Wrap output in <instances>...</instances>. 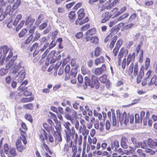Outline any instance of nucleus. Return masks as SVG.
<instances>
[{"instance_id":"nucleus-1","label":"nucleus","mask_w":157,"mask_h":157,"mask_svg":"<svg viewBox=\"0 0 157 157\" xmlns=\"http://www.w3.org/2000/svg\"><path fill=\"white\" fill-rule=\"evenodd\" d=\"M3 138L0 140V154L2 157H6L5 153L8 157H15L17 155L16 149L14 147H9L8 144L6 143L3 146V150L2 146Z\"/></svg>"},{"instance_id":"nucleus-2","label":"nucleus","mask_w":157,"mask_h":157,"mask_svg":"<svg viewBox=\"0 0 157 157\" xmlns=\"http://www.w3.org/2000/svg\"><path fill=\"white\" fill-rule=\"evenodd\" d=\"M128 51L124 47L122 48L118 53L117 56L118 65V66L121 65V59L124 55L126 56L128 55L126 60L127 61V65L128 66L131 62H133L135 60V53L133 52L132 54H129L128 55Z\"/></svg>"},{"instance_id":"nucleus-3","label":"nucleus","mask_w":157,"mask_h":157,"mask_svg":"<svg viewBox=\"0 0 157 157\" xmlns=\"http://www.w3.org/2000/svg\"><path fill=\"white\" fill-rule=\"evenodd\" d=\"M91 80L87 76L84 78L85 86L83 85V88L86 89L87 86H89L91 88H95L98 89L100 87V82L98 78L94 75H92L91 76Z\"/></svg>"},{"instance_id":"nucleus-4","label":"nucleus","mask_w":157,"mask_h":157,"mask_svg":"<svg viewBox=\"0 0 157 157\" xmlns=\"http://www.w3.org/2000/svg\"><path fill=\"white\" fill-rule=\"evenodd\" d=\"M151 60L148 57H146L144 62V65H142L140 67L139 74L136 78V83H140L142 78L144 76V70H147L150 65Z\"/></svg>"},{"instance_id":"nucleus-5","label":"nucleus","mask_w":157,"mask_h":157,"mask_svg":"<svg viewBox=\"0 0 157 157\" xmlns=\"http://www.w3.org/2000/svg\"><path fill=\"white\" fill-rule=\"evenodd\" d=\"M27 141L26 137L20 136L16 140L15 145L17 151L22 152L27 148Z\"/></svg>"},{"instance_id":"nucleus-6","label":"nucleus","mask_w":157,"mask_h":157,"mask_svg":"<svg viewBox=\"0 0 157 157\" xmlns=\"http://www.w3.org/2000/svg\"><path fill=\"white\" fill-rule=\"evenodd\" d=\"M124 25V23H121L111 28L110 29L109 33L104 39V42L107 43L109 41V40L111 39L113 36L116 34L119 31L120 27L123 26Z\"/></svg>"},{"instance_id":"nucleus-7","label":"nucleus","mask_w":157,"mask_h":157,"mask_svg":"<svg viewBox=\"0 0 157 157\" xmlns=\"http://www.w3.org/2000/svg\"><path fill=\"white\" fill-rule=\"evenodd\" d=\"M65 110L66 112L65 117L67 120L71 121L77 118V113L73 109L67 106L66 107Z\"/></svg>"},{"instance_id":"nucleus-8","label":"nucleus","mask_w":157,"mask_h":157,"mask_svg":"<svg viewBox=\"0 0 157 157\" xmlns=\"http://www.w3.org/2000/svg\"><path fill=\"white\" fill-rule=\"evenodd\" d=\"M63 125L67 129V130H64L66 135L65 138H67L69 137V138L74 139L75 132L74 127H72L71 129L70 127L71 126V124L68 122H65Z\"/></svg>"},{"instance_id":"nucleus-9","label":"nucleus","mask_w":157,"mask_h":157,"mask_svg":"<svg viewBox=\"0 0 157 157\" xmlns=\"http://www.w3.org/2000/svg\"><path fill=\"white\" fill-rule=\"evenodd\" d=\"M67 143L64 145V147L62 151V155L63 156H65L66 155L69 154L70 153L69 148L72 147L73 141L74 139L69 138L68 137L65 138Z\"/></svg>"},{"instance_id":"nucleus-10","label":"nucleus","mask_w":157,"mask_h":157,"mask_svg":"<svg viewBox=\"0 0 157 157\" xmlns=\"http://www.w3.org/2000/svg\"><path fill=\"white\" fill-rule=\"evenodd\" d=\"M30 28V29L29 30V35L24 41L21 44L22 47L27 46L31 42L33 38V34L36 28V27L35 26H33L32 27Z\"/></svg>"},{"instance_id":"nucleus-11","label":"nucleus","mask_w":157,"mask_h":157,"mask_svg":"<svg viewBox=\"0 0 157 157\" xmlns=\"http://www.w3.org/2000/svg\"><path fill=\"white\" fill-rule=\"evenodd\" d=\"M129 118L130 119V122L131 123H133L134 121V117L129 116V117L128 116H127V113L125 112H124L122 114H121L119 117L120 121L122 122H124L125 124L128 122Z\"/></svg>"},{"instance_id":"nucleus-12","label":"nucleus","mask_w":157,"mask_h":157,"mask_svg":"<svg viewBox=\"0 0 157 157\" xmlns=\"http://www.w3.org/2000/svg\"><path fill=\"white\" fill-rule=\"evenodd\" d=\"M55 128L56 131L54 132L53 135L55 138L56 142V143H58L62 141L61 132V128L60 125L59 127L56 126Z\"/></svg>"},{"instance_id":"nucleus-13","label":"nucleus","mask_w":157,"mask_h":157,"mask_svg":"<svg viewBox=\"0 0 157 157\" xmlns=\"http://www.w3.org/2000/svg\"><path fill=\"white\" fill-rule=\"evenodd\" d=\"M99 39L97 36H85L83 41L85 42H88L90 41V42L95 45L98 44L99 43Z\"/></svg>"},{"instance_id":"nucleus-14","label":"nucleus","mask_w":157,"mask_h":157,"mask_svg":"<svg viewBox=\"0 0 157 157\" xmlns=\"http://www.w3.org/2000/svg\"><path fill=\"white\" fill-rule=\"evenodd\" d=\"M107 70L106 66L105 64H103L101 67L96 68L94 73L97 75H99L105 72Z\"/></svg>"},{"instance_id":"nucleus-15","label":"nucleus","mask_w":157,"mask_h":157,"mask_svg":"<svg viewBox=\"0 0 157 157\" xmlns=\"http://www.w3.org/2000/svg\"><path fill=\"white\" fill-rule=\"evenodd\" d=\"M107 70L106 66L105 64H103L101 67L96 68L94 73L97 75H99L105 72Z\"/></svg>"},{"instance_id":"nucleus-16","label":"nucleus","mask_w":157,"mask_h":157,"mask_svg":"<svg viewBox=\"0 0 157 157\" xmlns=\"http://www.w3.org/2000/svg\"><path fill=\"white\" fill-rule=\"evenodd\" d=\"M145 113L142 111L140 113V117L138 113H136L135 115V122L136 123H142L143 119L144 118Z\"/></svg>"},{"instance_id":"nucleus-17","label":"nucleus","mask_w":157,"mask_h":157,"mask_svg":"<svg viewBox=\"0 0 157 157\" xmlns=\"http://www.w3.org/2000/svg\"><path fill=\"white\" fill-rule=\"evenodd\" d=\"M107 75L104 74L99 77V80L101 82L105 83L106 87L109 88L110 86L109 80L107 79Z\"/></svg>"},{"instance_id":"nucleus-18","label":"nucleus","mask_w":157,"mask_h":157,"mask_svg":"<svg viewBox=\"0 0 157 157\" xmlns=\"http://www.w3.org/2000/svg\"><path fill=\"white\" fill-rule=\"evenodd\" d=\"M21 128H20L19 129L21 135L22 136L26 137V132L28 130L27 127L25 123L23 122L21 123Z\"/></svg>"},{"instance_id":"nucleus-19","label":"nucleus","mask_w":157,"mask_h":157,"mask_svg":"<svg viewBox=\"0 0 157 157\" xmlns=\"http://www.w3.org/2000/svg\"><path fill=\"white\" fill-rule=\"evenodd\" d=\"M119 147V144L118 141L117 140H115L112 141L110 145L107 148V150L109 151H111V149H113L114 147L116 149H117Z\"/></svg>"},{"instance_id":"nucleus-20","label":"nucleus","mask_w":157,"mask_h":157,"mask_svg":"<svg viewBox=\"0 0 157 157\" xmlns=\"http://www.w3.org/2000/svg\"><path fill=\"white\" fill-rule=\"evenodd\" d=\"M117 39V36H114L112 38L111 40L107 44V45L108 49L111 50L114 48Z\"/></svg>"},{"instance_id":"nucleus-21","label":"nucleus","mask_w":157,"mask_h":157,"mask_svg":"<svg viewBox=\"0 0 157 157\" xmlns=\"http://www.w3.org/2000/svg\"><path fill=\"white\" fill-rule=\"evenodd\" d=\"M35 21V19L31 15L28 17L25 20V25L28 27L31 28Z\"/></svg>"},{"instance_id":"nucleus-22","label":"nucleus","mask_w":157,"mask_h":157,"mask_svg":"<svg viewBox=\"0 0 157 157\" xmlns=\"http://www.w3.org/2000/svg\"><path fill=\"white\" fill-rule=\"evenodd\" d=\"M147 143L149 147L155 149V151L157 152V142L149 138L147 139Z\"/></svg>"},{"instance_id":"nucleus-23","label":"nucleus","mask_w":157,"mask_h":157,"mask_svg":"<svg viewBox=\"0 0 157 157\" xmlns=\"http://www.w3.org/2000/svg\"><path fill=\"white\" fill-rule=\"evenodd\" d=\"M38 134L42 142L45 141L48 139L47 133L44 129H41L39 131Z\"/></svg>"},{"instance_id":"nucleus-24","label":"nucleus","mask_w":157,"mask_h":157,"mask_svg":"<svg viewBox=\"0 0 157 157\" xmlns=\"http://www.w3.org/2000/svg\"><path fill=\"white\" fill-rule=\"evenodd\" d=\"M83 19L78 17V18L75 21V24L76 25H80L88 22L89 21V19L88 17H86L84 19L82 20Z\"/></svg>"},{"instance_id":"nucleus-25","label":"nucleus","mask_w":157,"mask_h":157,"mask_svg":"<svg viewBox=\"0 0 157 157\" xmlns=\"http://www.w3.org/2000/svg\"><path fill=\"white\" fill-rule=\"evenodd\" d=\"M133 63H131L128 69H126L124 72V74L126 76L131 75L133 73Z\"/></svg>"},{"instance_id":"nucleus-26","label":"nucleus","mask_w":157,"mask_h":157,"mask_svg":"<svg viewBox=\"0 0 157 157\" xmlns=\"http://www.w3.org/2000/svg\"><path fill=\"white\" fill-rule=\"evenodd\" d=\"M97 32V29L95 28H91L88 30L85 33V36H92L95 34Z\"/></svg>"},{"instance_id":"nucleus-27","label":"nucleus","mask_w":157,"mask_h":157,"mask_svg":"<svg viewBox=\"0 0 157 157\" xmlns=\"http://www.w3.org/2000/svg\"><path fill=\"white\" fill-rule=\"evenodd\" d=\"M105 62L104 57L102 56L94 60V63L96 66H98L101 63H104Z\"/></svg>"},{"instance_id":"nucleus-28","label":"nucleus","mask_w":157,"mask_h":157,"mask_svg":"<svg viewBox=\"0 0 157 157\" xmlns=\"http://www.w3.org/2000/svg\"><path fill=\"white\" fill-rule=\"evenodd\" d=\"M128 139L125 136H122L121 138V146L124 148L126 149L128 148L127 143L128 142Z\"/></svg>"},{"instance_id":"nucleus-29","label":"nucleus","mask_w":157,"mask_h":157,"mask_svg":"<svg viewBox=\"0 0 157 157\" xmlns=\"http://www.w3.org/2000/svg\"><path fill=\"white\" fill-rule=\"evenodd\" d=\"M75 138L74 140V142L76 144L78 142V145H80L82 144V136L81 135H80L78 137V134L77 133H75Z\"/></svg>"},{"instance_id":"nucleus-30","label":"nucleus","mask_w":157,"mask_h":157,"mask_svg":"<svg viewBox=\"0 0 157 157\" xmlns=\"http://www.w3.org/2000/svg\"><path fill=\"white\" fill-rule=\"evenodd\" d=\"M154 84L155 86L157 85V76L156 75H153L149 82L147 83L148 86H150Z\"/></svg>"},{"instance_id":"nucleus-31","label":"nucleus","mask_w":157,"mask_h":157,"mask_svg":"<svg viewBox=\"0 0 157 157\" xmlns=\"http://www.w3.org/2000/svg\"><path fill=\"white\" fill-rule=\"evenodd\" d=\"M110 13L112 16L114 15L113 17H116L120 15V13L118 11V9L117 7L113 9L110 11Z\"/></svg>"},{"instance_id":"nucleus-32","label":"nucleus","mask_w":157,"mask_h":157,"mask_svg":"<svg viewBox=\"0 0 157 157\" xmlns=\"http://www.w3.org/2000/svg\"><path fill=\"white\" fill-rule=\"evenodd\" d=\"M16 10L12 6L11 7L10 5L8 6L5 10L6 13L9 14L10 15H11L13 12V11Z\"/></svg>"},{"instance_id":"nucleus-33","label":"nucleus","mask_w":157,"mask_h":157,"mask_svg":"<svg viewBox=\"0 0 157 157\" xmlns=\"http://www.w3.org/2000/svg\"><path fill=\"white\" fill-rule=\"evenodd\" d=\"M78 17L83 19L85 16L84 10L83 8H81L78 11Z\"/></svg>"},{"instance_id":"nucleus-34","label":"nucleus","mask_w":157,"mask_h":157,"mask_svg":"<svg viewBox=\"0 0 157 157\" xmlns=\"http://www.w3.org/2000/svg\"><path fill=\"white\" fill-rule=\"evenodd\" d=\"M82 73L83 75H88L90 76L91 75L90 71L87 69L84 66H82L81 68Z\"/></svg>"},{"instance_id":"nucleus-35","label":"nucleus","mask_w":157,"mask_h":157,"mask_svg":"<svg viewBox=\"0 0 157 157\" xmlns=\"http://www.w3.org/2000/svg\"><path fill=\"white\" fill-rule=\"evenodd\" d=\"M140 147H141V148L144 149H146L147 147V145L144 141L143 142H139L137 144L136 146H135V148H139Z\"/></svg>"},{"instance_id":"nucleus-36","label":"nucleus","mask_w":157,"mask_h":157,"mask_svg":"<svg viewBox=\"0 0 157 157\" xmlns=\"http://www.w3.org/2000/svg\"><path fill=\"white\" fill-rule=\"evenodd\" d=\"M34 99L33 97H31L29 98H22L21 102L22 103H26L30 102L33 101Z\"/></svg>"},{"instance_id":"nucleus-37","label":"nucleus","mask_w":157,"mask_h":157,"mask_svg":"<svg viewBox=\"0 0 157 157\" xmlns=\"http://www.w3.org/2000/svg\"><path fill=\"white\" fill-rule=\"evenodd\" d=\"M0 48L2 50L3 53L4 55L6 54L9 49V48L6 45H3L1 46L0 47Z\"/></svg>"},{"instance_id":"nucleus-38","label":"nucleus","mask_w":157,"mask_h":157,"mask_svg":"<svg viewBox=\"0 0 157 157\" xmlns=\"http://www.w3.org/2000/svg\"><path fill=\"white\" fill-rule=\"evenodd\" d=\"M101 52V49L98 47H97L94 51V56L96 57H98L100 55Z\"/></svg>"},{"instance_id":"nucleus-39","label":"nucleus","mask_w":157,"mask_h":157,"mask_svg":"<svg viewBox=\"0 0 157 157\" xmlns=\"http://www.w3.org/2000/svg\"><path fill=\"white\" fill-rule=\"evenodd\" d=\"M76 17L75 12L74 11H70L68 14V17L71 20H74Z\"/></svg>"},{"instance_id":"nucleus-40","label":"nucleus","mask_w":157,"mask_h":157,"mask_svg":"<svg viewBox=\"0 0 157 157\" xmlns=\"http://www.w3.org/2000/svg\"><path fill=\"white\" fill-rule=\"evenodd\" d=\"M28 81L27 80H25L23 82L21 83V86L19 87V90H21V91H24V87H25L28 84Z\"/></svg>"},{"instance_id":"nucleus-41","label":"nucleus","mask_w":157,"mask_h":157,"mask_svg":"<svg viewBox=\"0 0 157 157\" xmlns=\"http://www.w3.org/2000/svg\"><path fill=\"white\" fill-rule=\"evenodd\" d=\"M25 118L26 120L30 122L31 123L33 122V120L32 117L30 114L26 113L25 115Z\"/></svg>"},{"instance_id":"nucleus-42","label":"nucleus","mask_w":157,"mask_h":157,"mask_svg":"<svg viewBox=\"0 0 157 157\" xmlns=\"http://www.w3.org/2000/svg\"><path fill=\"white\" fill-rule=\"evenodd\" d=\"M71 123L75 124V127L76 130H78L79 128V122L77 119H75L72 121H71Z\"/></svg>"},{"instance_id":"nucleus-43","label":"nucleus","mask_w":157,"mask_h":157,"mask_svg":"<svg viewBox=\"0 0 157 157\" xmlns=\"http://www.w3.org/2000/svg\"><path fill=\"white\" fill-rule=\"evenodd\" d=\"M43 144L41 147L43 148H44L47 152L49 153L51 155L52 153V151L50 150L48 146L45 143V141L43 142Z\"/></svg>"},{"instance_id":"nucleus-44","label":"nucleus","mask_w":157,"mask_h":157,"mask_svg":"<svg viewBox=\"0 0 157 157\" xmlns=\"http://www.w3.org/2000/svg\"><path fill=\"white\" fill-rule=\"evenodd\" d=\"M52 87V85L51 84H48L47 86L48 88H44L43 89L42 92L44 94H48L50 92V89Z\"/></svg>"},{"instance_id":"nucleus-45","label":"nucleus","mask_w":157,"mask_h":157,"mask_svg":"<svg viewBox=\"0 0 157 157\" xmlns=\"http://www.w3.org/2000/svg\"><path fill=\"white\" fill-rule=\"evenodd\" d=\"M138 72V65L137 62L135 63L133 71V75L135 76L137 75Z\"/></svg>"},{"instance_id":"nucleus-46","label":"nucleus","mask_w":157,"mask_h":157,"mask_svg":"<svg viewBox=\"0 0 157 157\" xmlns=\"http://www.w3.org/2000/svg\"><path fill=\"white\" fill-rule=\"evenodd\" d=\"M23 107L25 109L32 110L33 108V104L31 103L24 105Z\"/></svg>"},{"instance_id":"nucleus-47","label":"nucleus","mask_w":157,"mask_h":157,"mask_svg":"<svg viewBox=\"0 0 157 157\" xmlns=\"http://www.w3.org/2000/svg\"><path fill=\"white\" fill-rule=\"evenodd\" d=\"M144 51L143 50H141L140 52L139 55V58L138 62L140 63H142L143 61Z\"/></svg>"},{"instance_id":"nucleus-48","label":"nucleus","mask_w":157,"mask_h":157,"mask_svg":"<svg viewBox=\"0 0 157 157\" xmlns=\"http://www.w3.org/2000/svg\"><path fill=\"white\" fill-rule=\"evenodd\" d=\"M0 3L1 5H2V6H0V17H2V12L3 11V9L2 8V6H4L6 5V2L4 1L3 0H0Z\"/></svg>"},{"instance_id":"nucleus-49","label":"nucleus","mask_w":157,"mask_h":157,"mask_svg":"<svg viewBox=\"0 0 157 157\" xmlns=\"http://www.w3.org/2000/svg\"><path fill=\"white\" fill-rule=\"evenodd\" d=\"M25 72H23L19 76L17 81L18 82H21L24 79L25 77Z\"/></svg>"},{"instance_id":"nucleus-50","label":"nucleus","mask_w":157,"mask_h":157,"mask_svg":"<svg viewBox=\"0 0 157 157\" xmlns=\"http://www.w3.org/2000/svg\"><path fill=\"white\" fill-rule=\"evenodd\" d=\"M27 32V30L25 28L23 29L19 33L18 36L19 37L21 38L23 37Z\"/></svg>"},{"instance_id":"nucleus-51","label":"nucleus","mask_w":157,"mask_h":157,"mask_svg":"<svg viewBox=\"0 0 157 157\" xmlns=\"http://www.w3.org/2000/svg\"><path fill=\"white\" fill-rule=\"evenodd\" d=\"M123 43L122 39H119L116 42L115 45V47L120 48Z\"/></svg>"},{"instance_id":"nucleus-52","label":"nucleus","mask_w":157,"mask_h":157,"mask_svg":"<svg viewBox=\"0 0 157 157\" xmlns=\"http://www.w3.org/2000/svg\"><path fill=\"white\" fill-rule=\"evenodd\" d=\"M93 113L95 117H97L99 120H101L102 119V115L101 113H98L96 110L94 111Z\"/></svg>"},{"instance_id":"nucleus-53","label":"nucleus","mask_w":157,"mask_h":157,"mask_svg":"<svg viewBox=\"0 0 157 157\" xmlns=\"http://www.w3.org/2000/svg\"><path fill=\"white\" fill-rule=\"evenodd\" d=\"M39 44L36 42L31 47L30 49V51L32 52L33 50H37V48L38 47Z\"/></svg>"},{"instance_id":"nucleus-54","label":"nucleus","mask_w":157,"mask_h":157,"mask_svg":"<svg viewBox=\"0 0 157 157\" xmlns=\"http://www.w3.org/2000/svg\"><path fill=\"white\" fill-rule=\"evenodd\" d=\"M25 22V21L24 20H22L21 21L16 29V30L17 31H19V30L23 26Z\"/></svg>"},{"instance_id":"nucleus-55","label":"nucleus","mask_w":157,"mask_h":157,"mask_svg":"<svg viewBox=\"0 0 157 157\" xmlns=\"http://www.w3.org/2000/svg\"><path fill=\"white\" fill-rule=\"evenodd\" d=\"M90 24L89 23H87L82 26L80 30L82 31H86L90 28Z\"/></svg>"},{"instance_id":"nucleus-56","label":"nucleus","mask_w":157,"mask_h":157,"mask_svg":"<svg viewBox=\"0 0 157 157\" xmlns=\"http://www.w3.org/2000/svg\"><path fill=\"white\" fill-rule=\"evenodd\" d=\"M43 125L45 129L48 132H49L52 128V126L49 125L46 123H43Z\"/></svg>"},{"instance_id":"nucleus-57","label":"nucleus","mask_w":157,"mask_h":157,"mask_svg":"<svg viewBox=\"0 0 157 157\" xmlns=\"http://www.w3.org/2000/svg\"><path fill=\"white\" fill-rule=\"evenodd\" d=\"M49 114L51 115V118L53 119L56 124H57L58 123V121L57 118L55 114L51 112H50Z\"/></svg>"},{"instance_id":"nucleus-58","label":"nucleus","mask_w":157,"mask_h":157,"mask_svg":"<svg viewBox=\"0 0 157 157\" xmlns=\"http://www.w3.org/2000/svg\"><path fill=\"white\" fill-rule=\"evenodd\" d=\"M131 140L133 144L135 146H136L139 141L136 137L135 136H132L131 137Z\"/></svg>"},{"instance_id":"nucleus-59","label":"nucleus","mask_w":157,"mask_h":157,"mask_svg":"<svg viewBox=\"0 0 157 157\" xmlns=\"http://www.w3.org/2000/svg\"><path fill=\"white\" fill-rule=\"evenodd\" d=\"M77 73V69L75 67L72 68L71 70V76H76Z\"/></svg>"},{"instance_id":"nucleus-60","label":"nucleus","mask_w":157,"mask_h":157,"mask_svg":"<svg viewBox=\"0 0 157 157\" xmlns=\"http://www.w3.org/2000/svg\"><path fill=\"white\" fill-rule=\"evenodd\" d=\"M21 3L20 0H17L13 4V7L14 9H17Z\"/></svg>"},{"instance_id":"nucleus-61","label":"nucleus","mask_w":157,"mask_h":157,"mask_svg":"<svg viewBox=\"0 0 157 157\" xmlns=\"http://www.w3.org/2000/svg\"><path fill=\"white\" fill-rule=\"evenodd\" d=\"M150 78H148L144 77L141 82V85L143 86H145L149 82Z\"/></svg>"},{"instance_id":"nucleus-62","label":"nucleus","mask_w":157,"mask_h":157,"mask_svg":"<svg viewBox=\"0 0 157 157\" xmlns=\"http://www.w3.org/2000/svg\"><path fill=\"white\" fill-rule=\"evenodd\" d=\"M128 14L127 13H126L123 14L118 18L117 19V21H120L128 17Z\"/></svg>"},{"instance_id":"nucleus-63","label":"nucleus","mask_w":157,"mask_h":157,"mask_svg":"<svg viewBox=\"0 0 157 157\" xmlns=\"http://www.w3.org/2000/svg\"><path fill=\"white\" fill-rule=\"evenodd\" d=\"M8 72V71L4 68H1L0 69V75L4 76L6 75Z\"/></svg>"},{"instance_id":"nucleus-64","label":"nucleus","mask_w":157,"mask_h":157,"mask_svg":"<svg viewBox=\"0 0 157 157\" xmlns=\"http://www.w3.org/2000/svg\"><path fill=\"white\" fill-rule=\"evenodd\" d=\"M22 16L21 14H17L15 19L14 21V24L15 23H16V24H17V23L20 21V20L22 18Z\"/></svg>"}]
</instances>
